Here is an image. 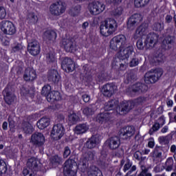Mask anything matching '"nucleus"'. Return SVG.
Listing matches in <instances>:
<instances>
[{
    "mask_svg": "<svg viewBox=\"0 0 176 176\" xmlns=\"http://www.w3.org/2000/svg\"><path fill=\"white\" fill-rule=\"evenodd\" d=\"M119 102L116 100H111L104 104V112L97 116L96 120L99 123H104V122H109L112 118V113L109 111L118 108Z\"/></svg>",
    "mask_w": 176,
    "mask_h": 176,
    "instance_id": "obj_1",
    "label": "nucleus"
},
{
    "mask_svg": "<svg viewBox=\"0 0 176 176\" xmlns=\"http://www.w3.org/2000/svg\"><path fill=\"white\" fill-rule=\"evenodd\" d=\"M158 36L155 33H150L146 36L145 38H142L138 40L136 46L139 50H144V48L149 49L150 47H155L157 43Z\"/></svg>",
    "mask_w": 176,
    "mask_h": 176,
    "instance_id": "obj_2",
    "label": "nucleus"
},
{
    "mask_svg": "<svg viewBox=\"0 0 176 176\" xmlns=\"http://www.w3.org/2000/svg\"><path fill=\"white\" fill-rule=\"evenodd\" d=\"M100 34L102 36H109L112 35L118 28V23L113 19H109L105 20L100 25Z\"/></svg>",
    "mask_w": 176,
    "mask_h": 176,
    "instance_id": "obj_3",
    "label": "nucleus"
},
{
    "mask_svg": "<svg viewBox=\"0 0 176 176\" xmlns=\"http://www.w3.org/2000/svg\"><path fill=\"white\" fill-rule=\"evenodd\" d=\"M126 45L127 38H126V36L123 34L115 36L110 41V49H111V50H114V52H118V50L124 49Z\"/></svg>",
    "mask_w": 176,
    "mask_h": 176,
    "instance_id": "obj_4",
    "label": "nucleus"
},
{
    "mask_svg": "<svg viewBox=\"0 0 176 176\" xmlns=\"http://www.w3.org/2000/svg\"><path fill=\"white\" fill-rule=\"evenodd\" d=\"M163 75L162 69H156L155 70H151L145 74L144 75V82L147 85H151V83H156Z\"/></svg>",
    "mask_w": 176,
    "mask_h": 176,
    "instance_id": "obj_5",
    "label": "nucleus"
},
{
    "mask_svg": "<svg viewBox=\"0 0 176 176\" xmlns=\"http://www.w3.org/2000/svg\"><path fill=\"white\" fill-rule=\"evenodd\" d=\"M66 10L67 7L65 6V3L61 1L53 3L50 6V13L52 14V16L55 17H58V16H61V14H64Z\"/></svg>",
    "mask_w": 176,
    "mask_h": 176,
    "instance_id": "obj_6",
    "label": "nucleus"
},
{
    "mask_svg": "<svg viewBox=\"0 0 176 176\" xmlns=\"http://www.w3.org/2000/svg\"><path fill=\"white\" fill-rule=\"evenodd\" d=\"M127 91L131 93L132 96H138V94H142V93H146L148 91V86L146 85L137 82L128 88Z\"/></svg>",
    "mask_w": 176,
    "mask_h": 176,
    "instance_id": "obj_7",
    "label": "nucleus"
},
{
    "mask_svg": "<svg viewBox=\"0 0 176 176\" xmlns=\"http://www.w3.org/2000/svg\"><path fill=\"white\" fill-rule=\"evenodd\" d=\"M135 105V103H134L133 101L122 102L117 107L116 112L119 113V115H126L134 108Z\"/></svg>",
    "mask_w": 176,
    "mask_h": 176,
    "instance_id": "obj_8",
    "label": "nucleus"
},
{
    "mask_svg": "<svg viewBox=\"0 0 176 176\" xmlns=\"http://www.w3.org/2000/svg\"><path fill=\"white\" fill-rule=\"evenodd\" d=\"M64 134H65V129L63 124L58 123L54 125L51 131V136L54 140H60Z\"/></svg>",
    "mask_w": 176,
    "mask_h": 176,
    "instance_id": "obj_9",
    "label": "nucleus"
},
{
    "mask_svg": "<svg viewBox=\"0 0 176 176\" xmlns=\"http://www.w3.org/2000/svg\"><path fill=\"white\" fill-rule=\"evenodd\" d=\"M89 10L91 14L97 16L105 10V5L99 1L92 2L89 4Z\"/></svg>",
    "mask_w": 176,
    "mask_h": 176,
    "instance_id": "obj_10",
    "label": "nucleus"
},
{
    "mask_svg": "<svg viewBox=\"0 0 176 176\" xmlns=\"http://www.w3.org/2000/svg\"><path fill=\"white\" fill-rule=\"evenodd\" d=\"M118 56L122 58V60H126L130 57H135V52H134V47L133 45L125 46L122 51L120 50L118 52Z\"/></svg>",
    "mask_w": 176,
    "mask_h": 176,
    "instance_id": "obj_11",
    "label": "nucleus"
},
{
    "mask_svg": "<svg viewBox=\"0 0 176 176\" xmlns=\"http://www.w3.org/2000/svg\"><path fill=\"white\" fill-rule=\"evenodd\" d=\"M1 30L6 35H14L16 34V27L13 23L9 21H3L1 24Z\"/></svg>",
    "mask_w": 176,
    "mask_h": 176,
    "instance_id": "obj_12",
    "label": "nucleus"
},
{
    "mask_svg": "<svg viewBox=\"0 0 176 176\" xmlns=\"http://www.w3.org/2000/svg\"><path fill=\"white\" fill-rule=\"evenodd\" d=\"M74 166H76V162L74 159H68L65 162L64 167V175L65 176H75L76 175V172L74 170Z\"/></svg>",
    "mask_w": 176,
    "mask_h": 176,
    "instance_id": "obj_13",
    "label": "nucleus"
},
{
    "mask_svg": "<svg viewBox=\"0 0 176 176\" xmlns=\"http://www.w3.org/2000/svg\"><path fill=\"white\" fill-rule=\"evenodd\" d=\"M111 67L113 69L117 71H124L127 68V64H126L124 59H122L117 54V57L113 58L112 60Z\"/></svg>",
    "mask_w": 176,
    "mask_h": 176,
    "instance_id": "obj_14",
    "label": "nucleus"
},
{
    "mask_svg": "<svg viewBox=\"0 0 176 176\" xmlns=\"http://www.w3.org/2000/svg\"><path fill=\"white\" fill-rule=\"evenodd\" d=\"M28 50L32 56H38L41 53V45L39 42L35 39H32L28 45Z\"/></svg>",
    "mask_w": 176,
    "mask_h": 176,
    "instance_id": "obj_15",
    "label": "nucleus"
},
{
    "mask_svg": "<svg viewBox=\"0 0 176 176\" xmlns=\"http://www.w3.org/2000/svg\"><path fill=\"white\" fill-rule=\"evenodd\" d=\"M30 142L35 146H43L45 144V136L42 133L36 132L32 135Z\"/></svg>",
    "mask_w": 176,
    "mask_h": 176,
    "instance_id": "obj_16",
    "label": "nucleus"
},
{
    "mask_svg": "<svg viewBox=\"0 0 176 176\" xmlns=\"http://www.w3.org/2000/svg\"><path fill=\"white\" fill-rule=\"evenodd\" d=\"M141 21V15L140 14H135L130 16V18L128 19L127 22V28L128 30H131V31H133V30L135 29V27L140 24Z\"/></svg>",
    "mask_w": 176,
    "mask_h": 176,
    "instance_id": "obj_17",
    "label": "nucleus"
},
{
    "mask_svg": "<svg viewBox=\"0 0 176 176\" xmlns=\"http://www.w3.org/2000/svg\"><path fill=\"white\" fill-rule=\"evenodd\" d=\"M135 133L134 126H128L121 129L120 136L122 140H130Z\"/></svg>",
    "mask_w": 176,
    "mask_h": 176,
    "instance_id": "obj_18",
    "label": "nucleus"
},
{
    "mask_svg": "<svg viewBox=\"0 0 176 176\" xmlns=\"http://www.w3.org/2000/svg\"><path fill=\"white\" fill-rule=\"evenodd\" d=\"M106 144L109 149L115 151L120 146V138L118 136H112L107 140Z\"/></svg>",
    "mask_w": 176,
    "mask_h": 176,
    "instance_id": "obj_19",
    "label": "nucleus"
},
{
    "mask_svg": "<svg viewBox=\"0 0 176 176\" xmlns=\"http://www.w3.org/2000/svg\"><path fill=\"white\" fill-rule=\"evenodd\" d=\"M3 94L4 97V100L8 105H11V104L14 102V100H16V96L14 93L12 91L10 88H6L3 91Z\"/></svg>",
    "mask_w": 176,
    "mask_h": 176,
    "instance_id": "obj_20",
    "label": "nucleus"
},
{
    "mask_svg": "<svg viewBox=\"0 0 176 176\" xmlns=\"http://www.w3.org/2000/svg\"><path fill=\"white\" fill-rule=\"evenodd\" d=\"M61 67L65 72H72L75 70V63L72 61V59L65 58L62 61Z\"/></svg>",
    "mask_w": 176,
    "mask_h": 176,
    "instance_id": "obj_21",
    "label": "nucleus"
},
{
    "mask_svg": "<svg viewBox=\"0 0 176 176\" xmlns=\"http://www.w3.org/2000/svg\"><path fill=\"white\" fill-rule=\"evenodd\" d=\"M116 89L117 87L115 85L112 84H107L103 86L102 89V93L105 97H112V96L115 94Z\"/></svg>",
    "mask_w": 176,
    "mask_h": 176,
    "instance_id": "obj_22",
    "label": "nucleus"
},
{
    "mask_svg": "<svg viewBox=\"0 0 176 176\" xmlns=\"http://www.w3.org/2000/svg\"><path fill=\"white\" fill-rule=\"evenodd\" d=\"M62 42L66 52H75L76 50V45L74 43V39L63 38Z\"/></svg>",
    "mask_w": 176,
    "mask_h": 176,
    "instance_id": "obj_23",
    "label": "nucleus"
},
{
    "mask_svg": "<svg viewBox=\"0 0 176 176\" xmlns=\"http://www.w3.org/2000/svg\"><path fill=\"white\" fill-rule=\"evenodd\" d=\"M23 79L26 80V82L35 80L36 79V72H35V69L31 67L27 68L23 75Z\"/></svg>",
    "mask_w": 176,
    "mask_h": 176,
    "instance_id": "obj_24",
    "label": "nucleus"
},
{
    "mask_svg": "<svg viewBox=\"0 0 176 176\" xmlns=\"http://www.w3.org/2000/svg\"><path fill=\"white\" fill-rule=\"evenodd\" d=\"M27 167L32 171H39V161L35 157H31L27 162Z\"/></svg>",
    "mask_w": 176,
    "mask_h": 176,
    "instance_id": "obj_25",
    "label": "nucleus"
},
{
    "mask_svg": "<svg viewBox=\"0 0 176 176\" xmlns=\"http://www.w3.org/2000/svg\"><path fill=\"white\" fill-rule=\"evenodd\" d=\"M100 142V138L98 135H93L88 139L85 143V146L88 149H94L97 146V144Z\"/></svg>",
    "mask_w": 176,
    "mask_h": 176,
    "instance_id": "obj_26",
    "label": "nucleus"
},
{
    "mask_svg": "<svg viewBox=\"0 0 176 176\" xmlns=\"http://www.w3.org/2000/svg\"><path fill=\"white\" fill-rule=\"evenodd\" d=\"M47 79L49 82H52V83L60 82V74H58V72L56 69H50L48 72Z\"/></svg>",
    "mask_w": 176,
    "mask_h": 176,
    "instance_id": "obj_27",
    "label": "nucleus"
},
{
    "mask_svg": "<svg viewBox=\"0 0 176 176\" xmlns=\"http://www.w3.org/2000/svg\"><path fill=\"white\" fill-rule=\"evenodd\" d=\"M146 31H148V24L142 23L137 28L135 34L134 35V38L138 39V38L144 36V35L146 34Z\"/></svg>",
    "mask_w": 176,
    "mask_h": 176,
    "instance_id": "obj_28",
    "label": "nucleus"
},
{
    "mask_svg": "<svg viewBox=\"0 0 176 176\" xmlns=\"http://www.w3.org/2000/svg\"><path fill=\"white\" fill-rule=\"evenodd\" d=\"M57 38V33L54 30H47L43 34L44 41L54 42Z\"/></svg>",
    "mask_w": 176,
    "mask_h": 176,
    "instance_id": "obj_29",
    "label": "nucleus"
},
{
    "mask_svg": "<svg viewBox=\"0 0 176 176\" xmlns=\"http://www.w3.org/2000/svg\"><path fill=\"white\" fill-rule=\"evenodd\" d=\"M36 124L40 130H44V129H46L50 124V118L43 117L37 122Z\"/></svg>",
    "mask_w": 176,
    "mask_h": 176,
    "instance_id": "obj_30",
    "label": "nucleus"
},
{
    "mask_svg": "<svg viewBox=\"0 0 176 176\" xmlns=\"http://www.w3.org/2000/svg\"><path fill=\"white\" fill-rule=\"evenodd\" d=\"M97 111V106L96 104H92L89 107H87L83 109L82 113L85 115V116H91V115H94V113Z\"/></svg>",
    "mask_w": 176,
    "mask_h": 176,
    "instance_id": "obj_31",
    "label": "nucleus"
},
{
    "mask_svg": "<svg viewBox=\"0 0 176 176\" xmlns=\"http://www.w3.org/2000/svg\"><path fill=\"white\" fill-rule=\"evenodd\" d=\"M89 130V125L86 124H80L75 127L74 133L78 135L85 134Z\"/></svg>",
    "mask_w": 176,
    "mask_h": 176,
    "instance_id": "obj_32",
    "label": "nucleus"
},
{
    "mask_svg": "<svg viewBox=\"0 0 176 176\" xmlns=\"http://www.w3.org/2000/svg\"><path fill=\"white\" fill-rule=\"evenodd\" d=\"M60 98V92L52 91L50 94V96L47 97V100L48 102H54V101H58Z\"/></svg>",
    "mask_w": 176,
    "mask_h": 176,
    "instance_id": "obj_33",
    "label": "nucleus"
},
{
    "mask_svg": "<svg viewBox=\"0 0 176 176\" xmlns=\"http://www.w3.org/2000/svg\"><path fill=\"white\" fill-rule=\"evenodd\" d=\"M137 78V76H135V74H134L133 71H129L125 74V79H124V83L129 84L131 83V82H134L135 80V78Z\"/></svg>",
    "mask_w": 176,
    "mask_h": 176,
    "instance_id": "obj_34",
    "label": "nucleus"
},
{
    "mask_svg": "<svg viewBox=\"0 0 176 176\" xmlns=\"http://www.w3.org/2000/svg\"><path fill=\"white\" fill-rule=\"evenodd\" d=\"M23 68H24V63L23 61L17 60L14 66L12 68V71H15L17 75H21L23 72Z\"/></svg>",
    "mask_w": 176,
    "mask_h": 176,
    "instance_id": "obj_35",
    "label": "nucleus"
},
{
    "mask_svg": "<svg viewBox=\"0 0 176 176\" xmlns=\"http://www.w3.org/2000/svg\"><path fill=\"white\" fill-rule=\"evenodd\" d=\"M80 10H82V7L80 6V5L78 4V5L74 6L69 10V14H70V16H72L73 17L79 16L80 13Z\"/></svg>",
    "mask_w": 176,
    "mask_h": 176,
    "instance_id": "obj_36",
    "label": "nucleus"
},
{
    "mask_svg": "<svg viewBox=\"0 0 176 176\" xmlns=\"http://www.w3.org/2000/svg\"><path fill=\"white\" fill-rule=\"evenodd\" d=\"M96 156V151H86L82 154L83 160L85 162H91L94 160V157Z\"/></svg>",
    "mask_w": 176,
    "mask_h": 176,
    "instance_id": "obj_37",
    "label": "nucleus"
},
{
    "mask_svg": "<svg viewBox=\"0 0 176 176\" xmlns=\"http://www.w3.org/2000/svg\"><path fill=\"white\" fill-rule=\"evenodd\" d=\"M22 129L25 134H31L34 130L32 125L28 122H23L22 123Z\"/></svg>",
    "mask_w": 176,
    "mask_h": 176,
    "instance_id": "obj_38",
    "label": "nucleus"
},
{
    "mask_svg": "<svg viewBox=\"0 0 176 176\" xmlns=\"http://www.w3.org/2000/svg\"><path fill=\"white\" fill-rule=\"evenodd\" d=\"M89 176H103L102 172H101L98 168L96 166H91V170L88 172Z\"/></svg>",
    "mask_w": 176,
    "mask_h": 176,
    "instance_id": "obj_39",
    "label": "nucleus"
},
{
    "mask_svg": "<svg viewBox=\"0 0 176 176\" xmlns=\"http://www.w3.org/2000/svg\"><path fill=\"white\" fill-rule=\"evenodd\" d=\"M52 92V87L49 85H44L41 89V95L44 97H49L50 93Z\"/></svg>",
    "mask_w": 176,
    "mask_h": 176,
    "instance_id": "obj_40",
    "label": "nucleus"
},
{
    "mask_svg": "<svg viewBox=\"0 0 176 176\" xmlns=\"http://www.w3.org/2000/svg\"><path fill=\"white\" fill-rule=\"evenodd\" d=\"M111 14L116 19H118V17H120V16L123 14V7L122 6L117 7L115 10H113L111 12Z\"/></svg>",
    "mask_w": 176,
    "mask_h": 176,
    "instance_id": "obj_41",
    "label": "nucleus"
},
{
    "mask_svg": "<svg viewBox=\"0 0 176 176\" xmlns=\"http://www.w3.org/2000/svg\"><path fill=\"white\" fill-rule=\"evenodd\" d=\"M50 163L54 166H58V164H61L63 163V158L58 155H54L51 158Z\"/></svg>",
    "mask_w": 176,
    "mask_h": 176,
    "instance_id": "obj_42",
    "label": "nucleus"
},
{
    "mask_svg": "<svg viewBox=\"0 0 176 176\" xmlns=\"http://www.w3.org/2000/svg\"><path fill=\"white\" fill-rule=\"evenodd\" d=\"M45 58L47 64L56 63V55L53 52H50L49 53L46 54Z\"/></svg>",
    "mask_w": 176,
    "mask_h": 176,
    "instance_id": "obj_43",
    "label": "nucleus"
},
{
    "mask_svg": "<svg viewBox=\"0 0 176 176\" xmlns=\"http://www.w3.org/2000/svg\"><path fill=\"white\" fill-rule=\"evenodd\" d=\"M163 153V147L160 146H156L153 152V157H162Z\"/></svg>",
    "mask_w": 176,
    "mask_h": 176,
    "instance_id": "obj_44",
    "label": "nucleus"
},
{
    "mask_svg": "<svg viewBox=\"0 0 176 176\" xmlns=\"http://www.w3.org/2000/svg\"><path fill=\"white\" fill-rule=\"evenodd\" d=\"M138 176H152V173H149L148 168L146 166H140V173Z\"/></svg>",
    "mask_w": 176,
    "mask_h": 176,
    "instance_id": "obj_45",
    "label": "nucleus"
},
{
    "mask_svg": "<svg viewBox=\"0 0 176 176\" xmlns=\"http://www.w3.org/2000/svg\"><path fill=\"white\" fill-rule=\"evenodd\" d=\"M27 20L31 24H35V23H36V21H38V16H36V15H35V13L30 12L28 14Z\"/></svg>",
    "mask_w": 176,
    "mask_h": 176,
    "instance_id": "obj_46",
    "label": "nucleus"
},
{
    "mask_svg": "<svg viewBox=\"0 0 176 176\" xmlns=\"http://www.w3.org/2000/svg\"><path fill=\"white\" fill-rule=\"evenodd\" d=\"M78 168H80L82 173H86L87 171V168L89 167V162L87 161L83 160L82 162L78 164Z\"/></svg>",
    "mask_w": 176,
    "mask_h": 176,
    "instance_id": "obj_47",
    "label": "nucleus"
},
{
    "mask_svg": "<svg viewBox=\"0 0 176 176\" xmlns=\"http://www.w3.org/2000/svg\"><path fill=\"white\" fill-rule=\"evenodd\" d=\"M78 120H79V116H78L76 113H73L69 115V122L72 124H75L78 122Z\"/></svg>",
    "mask_w": 176,
    "mask_h": 176,
    "instance_id": "obj_48",
    "label": "nucleus"
},
{
    "mask_svg": "<svg viewBox=\"0 0 176 176\" xmlns=\"http://www.w3.org/2000/svg\"><path fill=\"white\" fill-rule=\"evenodd\" d=\"M6 171H8L6 162L3 160H0V174H6Z\"/></svg>",
    "mask_w": 176,
    "mask_h": 176,
    "instance_id": "obj_49",
    "label": "nucleus"
},
{
    "mask_svg": "<svg viewBox=\"0 0 176 176\" xmlns=\"http://www.w3.org/2000/svg\"><path fill=\"white\" fill-rule=\"evenodd\" d=\"M154 31H163L164 30V23L162 22H156L153 25Z\"/></svg>",
    "mask_w": 176,
    "mask_h": 176,
    "instance_id": "obj_50",
    "label": "nucleus"
},
{
    "mask_svg": "<svg viewBox=\"0 0 176 176\" xmlns=\"http://www.w3.org/2000/svg\"><path fill=\"white\" fill-rule=\"evenodd\" d=\"M150 0H135V6L136 8H141L142 6H145L149 3Z\"/></svg>",
    "mask_w": 176,
    "mask_h": 176,
    "instance_id": "obj_51",
    "label": "nucleus"
},
{
    "mask_svg": "<svg viewBox=\"0 0 176 176\" xmlns=\"http://www.w3.org/2000/svg\"><path fill=\"white\" fill-rule=\"evenodd\" d=\"M160 127H162L160 126V124H157V122H155L154 124L153 125L152 128L150 129V130L148 131V134L150 135H153V133H155L156 131H159V129H160Z\"/></svg>",
    "mask_w": 176,
    "mask_h": 176,
    "instance_id": "obj_52",
    "label": "nucleus"
},
{
    "mask_svg": "<svg viewBox=\"0 0 176 176\" xmlns=\"http://www.w3.org/2000/svg\"><path fill=\"white\" fill-rule=\"evenodd\" d=\"M174 41H175V38L173 36H166L164 40L163 41L162 43L165 45H173L174 43Z\"/></svg>",
    "mask_w": 176,
    "mask_h": 176,
    "instance_id": "obj_53",
    "label": "nucleus"
},
{
    "mask_svg": "<svg viewBox=\"0 0 176 176\" xmlns=\"http://www.w3.org/2000/svg\"><path fill=\"white\" fill-rule=\"evenodd\" d=\"M133 166V162H131L129 159H127L124 165L123 171L126 173V171H129V169H131Z\"/></svg>",
    "mask_w": 176,
    "mask_h": 176,
    "instance_id": "obj_54",
    "label": "nucleus"
},
{
    "mask_svg": "<svg viewBox=\"0 0 176 176\" xmlns=\"http://www.w3.org/2000/svg\"><path fill=\"white\" fill-rule=\"evenodd\" d=\"M138 64H140V62L138 60V58L137 57L133 56L130 63H129V67H137V65H138Z\"/></svg>",
    "mask_w": 176,
    "mask_h": 176,
    "instance_id": "obj_55",
    "label": "nucleus"
},
{
    "mask_svg": "<svg viewBox=\"0 0 176 176\" xmlns=\"http://www.w3.org/2000/svg\"><path fill=\"white\" fill-rule=\"evenodd\" d=\"M8 122H9V128L11 131H14V120H13V118L12 116L8 117Z\"/></svg>",
    "mask_w": 176,
    "mask_h": 176,
    "instance_id": "obj_56",
    "label": "nucleus"
},
{
    "mask_svg": "<svg viewBox=\"0 0 176 176\" xmlns=\"http://www.w3.org/2000/svg\"><path fill=\"white\" fill-rule=\"evenodd\" d=\"M35 173H36V171H32V170H30L28 168H25L23 170V174L24 176H35Z\"/></svg>",
    "mask_w": 176,
    "mask_h": 176,
    "instance_id": "obj_57",
    "label": "nucleus"
},
{
    "mask_svg": "<svg viewBox=\"0 0 176 176\" xmlns=\"http://www.w3.org/2000/svg\"><path fill=\"white\" fill-rule=\"evenodd\" d=\"M6 17V10L5 7L0 6V19L2 20Z\"/></svg>",
    "mask_w": 176,
    "mask_h": 176,
    "instance_id": "obj_58",
    "label": "nucleus"
},
{
    "mask_svg": "<svg viewBox=\"0 0 176 176\" xmlns=\"http://www.w3.org/2000/svg\"><path fill=\"white\" fill-rule=\"evenodd\" d=\"M69 155H71V148H69V147L68 146L65 147L64 152H63L64 159H67V157H68Z\"/></svg>",
    "mask_w": 176,
    "mask_h": 176,
    "instance_id": "obj_59",
    "label": "nucleus"
},
{
    "mask_svg": "<svg viewBox=\"0 0 176 176\" xmlns=\"http://www.w3.org/2000/svg\"><path fill=\"white\" fill-rule=\"evenodd\" d=\"M161 127H163L166 123V120L164 119V116H162L158 118V122H157Z\"/></svg>",
    "mask_w": 176,
    "mask_h": 176,
    "instance_id": "obj_60",
    "label": "nucleus"
},
{
    "mask_svg": "<svg viewBox=\"0 0 176 176\" xmlns=\"http://www.w3.org/2000/svg\"><path fill=\"white\" fill-rule=\"evenodd\" d=\"M124 155V150L123 148H120L116 152V156L117 157H122Z\"/></svg>",
    "mask_w": 176,
    "mask_h": 176,
    "instance_id": "obj_61",
    "label": "nucleus"
},
{
    "mask_svg": "<svg viewBox=\"0 0 176 176\" xmlns=\"http://www.w3.org/2000/svg\"><path fill=\"white\" fill-rule=\"evenodd\" d=\"M133 157L135 159H136V160H141V159H142V153H141L140 151H136L133 154Z\"/></svg>",
    "mask_w": 176,
    "mask_h": 176,
    "instance_id": "obj_62",
    "label": "nucleus"
},
{
    "mask_svg": "<svg viewBox=\"0 0 176 176\" xmlns=\"http://www.w3.org/2000/svg\"><path fill=\"white\" fill-rule=\"evenodd\" d=\"M23 49V45L20 43L16 44L15 46L12 47L13 52H19V50H21Z\"/></svg>",
    "mask_w": 176,
    "mask_h": 176,
    "instance_id": "obj_63",
    "label": "nucleus"
},
{
    "mask_svg": "<svg viewBox=\"0 0 176 176\" xmlns=\"http://www.w3.org/2000/svg\"><path fill=\"white\" fill-rule=\"evenodd\" d=\"M170 152H171V153H174L173 157L176 162V146H175V144H173L170 146Z\"/></svg>",
    "mask_w": 176,
    "mask_h": 176,
    "instance_id": "obj_64",
    "label": "nucleus"
}]
</instances>
